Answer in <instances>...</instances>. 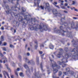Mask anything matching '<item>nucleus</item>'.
I'll return each mask as SVG.
<instances>
[{
	"label": "nucleus",
	"mask_w": 78,
	"mask_h": 78,
	"mask_svg": "<svg viewBox=\"0 0 78 78\" xmlns=\"http://www.w3.org/2000/svg\"><path fill=\"white\" fill-rule=\"evenodd\" d=\"M69 54H70L66 53V55H65V58H66V59L63 58L64 61H66V62H67V59L69 58V57L70 56L69 55Z\"/></svg>",
	"instance_id": "7"
},
{
	"label": "nucleus",
	"mask_w": 78,
	"mask_h": 78,
	"mask_svg": "<svg viewBox=\"0 0 78 78\" xmlns=\"http://www.w3.org/2000/svg\"><path fill=\"white\" fill-rule=\"evenodd\" d=\"M67 5H68V4L67 3H65V6H67Z\"/></svg>",
	"instance_id": "52"
},
{
	"label": "nucleus",
	"mask_w": 78,
	"mask_h": 78,
	"mask_svg": "<svg viewBox=\"0 0 78 78\" xmlns=\"http://www.w3.org/2000/svg\"><path fill=\"white\" fill-rule=\"evenodd\" d=\"M3 54H4V55H5V54H6V52H3Z\"/></svg>",
	"instance_id": "63"
},
{
	"label": "nucleus",
	"mask_w": 78,
	"mask_h": 78,
	"mask_svg": "<svg viewBox=\"0 0 78 78\" xmlns=\"http://www.w3.org/2000/svg\"><path fill=\"white\" fill-rule=\"evenodd\" d=\"M78 28V26L77 25V26H76V29H77V28Z\"/></svg>",
	"instance_id": "60"
},
{
	"label": "nucleus",
	"mask_w": 78,
	"mask_h": 78,
	"mask_svg": "<svg viewBox=\"0 0 78 78\" xmlns=\"http://www.w3.org/2000/svg\"><path fill=\"white\" fill-rule=\"evenodd\" d=\"M19 20L20 22L22 21V17H20L19 19Z\"/></svg>",
	"instance_id": "24"
},
{
	"label": "nucleus",
	"mask_w": 78,
	"mask_h": 78,
	"mask_svg": "<svg viewBox=\"0 0 78 78\" xmlns=\"http://www.w3.org/2000/svg\"><path fill=\"white\" fill-rule=\"evenodd\" d=\"M73 19H74L75 20H76L77 19V18L75 17H73Z\"/></svg>",
	"instance_id": "48"
},
{
	"label": "nucleus",
	"mask_w": 78,
	"mask_h": 78,
	"mask_svg": "<svg viewBox=\"0 0 78 78\" xmlns=\"http://www.w3.org/2000/svg\"><path fill=\"white\" fill-rule=\"evenodd\" d=\"M58 69H54L53 70V72L54 74H55V73H57V72H58Z\"/></svg>",
	"instance_id": "12"
},
{
	"label": "nucleus",
	"mask_w": 78,
	"mask_h": 78,
	"mask_svg": "<svg viewBox=\"0 0 78 78\" xmlns=\"http://www.w3.org/2000/svg\"><path fill=\"white\" fill-rule=\"evenodd\" d=\"M37 62L38 64H39V57H37Z\"/></svg>",
	"instance_id": "26"
},
{
	"label": "nucleus",
	"mask_w": 78,
	"mask_h": 78,
	"mask_svg": "<svg viewBox=\"0 0 78 78\" xmlns=\"http://www.w3.org/2000/svg\"><path fill=\"white\" fill-rule=\"evenodd\" d=\"M20 76H21V77H23L24 76L23 75V73H20Z\"/></svg>",
	"instance_id": "21"
},
{
	"label": "nucleus",
	"mask_w": 78,
	"mask_h": 78,
	"mask_svg": "<svg viewBox=\"0 0 78 78\" xmlns=\"http://www.w3.org/2000/svg\"><path fill=\"white\" fill-rule=\"evenodd\" d=\"M50 61L51 62V66L52 67H57V69H60L61 67L57 65L56 62L54 61L53 60H51L50 59Z\"/></svg>",
	"instance_id": "3"
},
{
	"label": "nucleus",
	"mask_w": 78,
	"mask_h": 78,
	"mask_svg": "<svg viewBox=\"0 0 78 78\" xmlns=\"http://www.w3.org/2000/svg\"><path fill=\"white\" fill-rule=\"evenodd\" d=\"M20 70V69L18 68L16 70H15V75L18 76V73H17V71H19Z\"/></svg>",
	"instance_id": "11"
},
{
	"label": "nucleus",
	"mask_w": 78,
	"mask_h": 78,
	"mask_svg": "<svg viewBox=\"0 0 78 78\" xmlns=\"http://www.w3.org/2000/svg\"><path fill=\"white\" fill-rule=\"evenodd\" d=\"M1 29L2 30H4V27H1Z\"/></svg>",
	"instance_id": "55"
},
{
	"label": "nucleus",
	"mask_w": 78,
	"mask_h": 78,
	"mask_svg": "<svg viewBox=\"0 0 78 78\" xmlns=\"http://www.w3.org/2000/svg\"><path fill=\"white\" fill-rule=\"evenodd\" d=\"M62 72L61 71H59L58 73V75L59 76H61V75H62Z\"/></svg>",
	"instance_id": "27"
},
{
	"label": "nucleus",
	"mask_w": 78,
	"mask_h": 78,
	"mask_svg": "<svg viewBox=\"0 0 78 78\" xmlns=\"http://www.w3.org/2000/svg\"><path fill=\"white\" fill-rule=\"evenodd\" d=\"M24 67L27 69V71H26V73L28 77L30 76V75H31V71H30V69H29V67L27 65L25 64L24 65Z\"/></svg>",
	"instance_id": "2"
},
{
	"label": "nucleus",
	"mask_w": 78,
	"mask_h": 78,
	"mask_svg": "<svg viewBox=\"0 0 78 78\" xmlns=\"http://www.w3.org/2000/svg\"><path fill=\"white\" fill-rule=\"evenodd\" d=\"M64 4L63 3H62L61 4V7L62 9H66V7L64 6H62V5H63Z\"/></svg>",
	"instance_id": "19"
},
{
	"label": "nucleus",
	"mask_w": 78,
	"mask_h": 78,
	"mask_svg": "<svg viewBox=\"0 0 78 78\" xmlns=\"http://www.w3.org/2000/svg\"><path fill=\"white\" fill-rule=\"evenodd\" d=\"M60 29L61 30H62L63 33H64V30H63V27H62L61 26L60 27Z\"/></svg>",
	"instance_id": "25"
},
{
	"label": "nucleus",
	"mask_w": 78,
	"mask_h": 78,
	"mask_svg": "<svg viewBox=\"0 0 78 78\" xmlns=\"http://www.w3.org/2000/svg\"><path fill=\"white\" fill-rule=\"evenodd\" d=\"M64 12H65V13H67V11H64Z\"/></svg>",
	"instance_id": "57"
},
{
	"label": "nucleus",
	"mask_w": 78,
	"mask_h": 78,
	"mask_svg": "<svg viewBox=\"0 0 78 78\" xmlns=\"http://www.w3.org/2000/svg\"><path fill=\"white\" fill-rule=\"evenodd\" d=\"M48 7H49V4L48 3H47L46 4V8H45V9H46Z\"/></svg>",
	"instance_id": "31"
},
{
	"label": "nucleus",
	"mask_w": 78,
	"mask_h": 78,
	"mask_svg": "<svg viewBox=\"0 0 78 78\" xmlns=\"http://www.w3.org/2000/svg\"><path fill=\"white\" fill-rule=\"evenodd\" d=\"M0 56L1 57L3 56V54L1 53V52L0 51Z\"/></svg>",
	"instance_id": "41"
},
{
	"label": "nucleus",
	"mask_w": 78,
	"mask_h": 78,
	"mask_svg": "<svg viewBox=\"0 0 78 78\" xmlns=\"http://www.w3.org/2000/svg\"><path fill=\"white\" fill-rule=\"evenodd\" d=\"M44 47V45L43 44H41L40 45V47L41 48V47Z\"/></svg>",
	"instance_id": "37"
},
{
	"label": "nucleus",
	"mask_w": 78,
	"mask_h": 78,
	"mask_svg": "<svg viewBox=\"0 0 78 78\" xmlns=\"http://www.w3.org/2000/svg\"><path fill=\"white\" fill-rule=\"evenodd\" d=\"M22 9L23 12H25V11H26V9H25L23 8V7L22 8Z\"/></svg>",
	"instance_id": "30"
},
{
	"label": "nucleus",
	"mask_w": 78,
	"mask_h": 78,
	"mask_svg": "<svg viewBox=\"0 0 78 78\" xmlns=\"http://www.w3.org/2000/svg\"><path fill=\"white\" fill-rule=\"evenodd\" d=\"M45 28L44 29V30H45V31H47V30H48V28L47 27L45 26Z\"/></svg>",
	"instance_id": "36"
},
{
	"label": "nucleus",
	"mask_w": 78,
	"mask_h": 78,
	"mask_svg": "<svg viewBox=\"0 0 78 78\" xmlns=\"http://www.w3.org/2000/svg\"><path fill=\"white\" fill-rule=\"evenodd\" d=\"M53 12L54 14H57V11L56 9H54L53 10Z\"/></svg>",
	"instance_id": "17"
},
{
	"label": "nucleus",
	"mask_w": 78,
	"mask_h": 78,
	"mask_svg": "<svg viewBox=\"0 0 78 78\" xmlns=\"http://www.w3.org/2000/svg\"><path fill=\"white\" fill-rule=\"evenodd\" d=\"M51 56H52V58H54V55H51Z\"/></svg>",
	"instance_id": "61"
},
{
	"label": "nucleus",
	"mask_w": 78,
	"mask_h": 78,
	"mask_svg": "<svg viewBox=\"0 0 78 78\" xmlns=\"http://www.w3.org/2000/svg\"><path fill=\"white\" fill-rule=\"evenodd\" d=\"M3 66H2V64L0 63V71H1L0 69H3Z\"/></svg>",
	"instance_id": "29"
},
{
	"label": "nucleus",
	"mask_w": 78,
	"mask_h": 78,
	"mask_svg": "<svg viewBox=\"0 0 78 78\" xmlns=\"http://www.w3.org/2000/svg\"><path fill=\"white\" fill-rule=\"evenodd\" d=\"M6 62H7V58H5L4 60V64H5Z\"/></svg>",
	"instance_id": "22"
},
{
	"label": "nucleus",
	"mask_w": 78,
	"mask_h": 78,
	"mask_svg": "<svg viewBox=\"0 0 78 78\" xmlns=\"http://www.w3.org/2000/svg\"><path fill=\"white\" fill-rule=\"evenodd\" d=\"M5 66H6V67H7V69L9 70V72H11V69H10V68H9V67L8 66V65L5 64Z\"/></svg>",
	"instance_id": "13"
},
{
	"label": "nucleus",
	"mask_w": 78,
	"mask_h": 78,
	"mask_svg": "<svg viewBox=\"0 0 78 78\" xmlns=\"http://www.w3.org/2000/svg\"><path fill=\"white\" fill-rule=\"evenodd\" d=\"M40 67L41 68V70L43 71L44 72V70H43V66H42V63H41V64H40Z\"/></svg>",
	"instance_id": "14"
},
{
	"label": "nucleus",
	"mask_w": 78,
	"mask_h": 78,
	"mask_svg": "<svg viewBox=\"0 0 78 78\" xmlns=\"http://www.w3.org/2000/svg\"><path fill=\"white\" fill-rule=\"evenodd\" d=\"M63 73L65 75H67V74L66 72H63Z\"/></svg>",
	"instance_id": "46"
},
{
	"label": "nucleus",
	"mask_w": 78,
	"mask_h": 78,
	"mask_svg": "<svg viewBox=\"0 0 78 78\" xmlns=\"http://www.w3.org/2000/svg\"><path fill=\"white\" fill-rule=\"evenodd\" d=\"M26 62H27L28 64H34V62L33 60H32L30 61H29L28 59H26Z\"/></svg>",
	"instance_id": "6"
},
{
	"label": "nucleus",
	"mask_w": 78,
	"mask_h": 78,
	"mask_svg": "<svg viewBox=\"0 0 78 78\" xmlns=\"http://www.w3.org/2000/svg\"><path fill=\"white\" fill-rule=\"evenodd\" d=\"M2 43V42L1 41H0V45H1Z\"/></svg>",
	"instance_id": "62"
},
{
	"label": "nucleus",
	"mask_w": 78,
	"mask_h": 78,
	"mask_svg": "<svg viewBox=\"0 0 78 78\" xmlns=\"http://www.w3.org/2000/svg\"><path fill=\"white\" fill-rule=\"evenodd\" d=\"M53 5H57V2H54V3H53Z\"/></svg>",
	"instance_id": "45"
},
{
	"label": "nucleus",
	"mask_w": 78,
	"mask_h": 78,
	"mask_svg": "<svg viewBox=\"0 0 78 78\" xmlns=\"http://www.w3.org/2000/svg\"><path fill=\"white\" fill-rule=\"evenodd\" d=\"M73 59H75V58H76V56H75V55L73 56Z\"/></svg>",
	"instance_id": "43"
},
{
	"label": "nucleus",
	"mask_w": 78,
	"mask_h": 78,
	"mask_svg": "<svg viewBox=\"0 0 78 78\" xmlns=\"http://www.w3.org/2000/svg\"><path fill=\"white\" fill-rule=\"evenodd\" d=\"M3 73L4 75L5 76V78H6V77L5 76V75H6H6H7L8 76V78H10L9 76V75H8V73H7V72H6L5 71H3Z\"/></svg>",
	"instance_id": "9"
},
{
	"label": "nucleus",
	"mask_w": 78,
	"mask_h": 78,
	"mask_svg": "<svg viewBox=\"0 0 78 78\" xmlns=\"http://www.w3.org/2000/svg\"><path fill=\"white\" fill-rule=\"evenodd\" d=\"M40 1H41V0H37L38 5H39V3H40Z\"/></svg>",
	"instance_id": "42"
},
{
	"label": "nucleus",
	"mask_w": 78,
	"mask_h": 78,
	"mask_svg": "<svg viewBox=\"0 0 78 78\" xmlns=\"http://www.w3.org/2000/svg\"><path fill=\"white\" fill-rule=\"evenodd\" d=\"M49 47L50 49H53V48H54V46H53V45L51 44H50L49 45Z\"/></svg>",
	"instance_id": "15"
},
{
	"label": "nucleus",
	"mask_w": 78,
	"mask_h": 78,
	"mask_svg": "<svg viewBox=\"0 0 78 78\" xmlns=\"http://www.w3.org/2000/svg\"><path fill=\"white\" fill-rule=\"evenodd\" d=\"M2 49H3L4 51H6V49L5 47H2Z\"/></svg>",
	"instance_id": "32"
},
{
	"label": "nucleus",
	"mask_w": 78,
	"mask_h": 78,
	"mask_svg": "<svg viewBox=\"0 0 78 78\" xmlns=\"http://www.w3.org/2000/svg\"><path fill=\"white\" fill-rule=\"evenodd\" d=\"M0 78H2V74H0Z\"/></svg>",
	"instance_id": "56"
},
{
	"label": "nucleus",
	"mask_w": 78,
	"mask_h": 78,
	"mask_svg": "<svg viewBox=\"0 0 78 78\" xmlns=\"http://www.w3.org/2000/svg\"><path fill=\"white\" fill-rule=\"evenodd\" d=\"M66 71L67 72H69V74H70V75H73V72L70 71V68H66Z\"/></svg>",
	"instance_id": "8"
},
{
	"label": "nucleus",
	"mask_w": 78,
	"mask_h": 78,
	"mask_svg": "<svg viewBox=\"0 0 78 78\" xmlns=\"http://www.w3.org/2000/svg\"><path fill=\"white\" fill-rule=\"evenodd\" d=\"M37 76L38 78H41V76H40V75L39 74H37Z\"/></svg>",
	"instance_id": "40"
},
{
	"label": "nucleus",
	"mask_w": 78,
	"mask_h": 78,
	"mask_svg": "<svg viewBox=\"0 0 78 78\" xmlns=\"http://www.w3.org/2000/svg\"><path fill=\"white\" fill-rule=\"evenodd\" d=\"M6 45H7V43H6V42H4V45L5 46Z\"/></svg>",
	"instance_id": "44"
},
{
	"label": "nucleus",
	"mask_w": 78,
	"mask_h": 78,
	"mask_svg": "<svg viewBox=\"0 0 78 78\" xmlns=\"http://www.w3.org/2000/svg\"><path fill=\"white\" fill-rule=\"evenodd\" d=\"M54 54L55 55H56V52H55L54 53Z\"/></svg>",
	"instance_id": "59"
},
{
	"label": "nucleus",
	"mask_w": 78,
	"mask_h": 78,
	"mask_svg": "<svg viewBox=\"0 0 78 78\" xmlns=\"http://www.w3.org/2000/svg\"><path fill=\"white\" fill-rule=\"evenodd\" d=\"M76 1H73V5H75V4H76Z\"/></svg>",
	"instance_id": "35"
},
{
	"label": "nucleus",
	"mask_w": 78,
	"mask_h": 78,
	"mask_svg": "<svg viewBox=\"0 0 78 78\" xmlns=\"http://www.w3.org/2000/svg\"><path fill=\"white\" fill-rule=\"evenodd\" d=\"M72 43L75 47H76V48H74L73 51H72V54H74L76 55H77L78 56V47L76 44V42L74 40H73L72 41Z\"/></svg>",
	"instance_id": "1"
},
{
	"label": "nucleus",
	"mask_w": 78,
	"mask_h": 78,
	"mask_svg": "<svg viewBox=\"0 0 78 78\" xmlns=\"http://www.w3.org/2000/svg\"><path fill=\"white\" fill-rule=\"evenodd\" d=\"M44 25H43V23H41L40 26H39L40 28H39V29H41V30H42V27Z\"/></svg>",
	"instance_id": "16"
},
{
	"label": "nucleus",
	"mask_w": 78,
	"mask_h": 78,
	"mask_svg": "<svg viewBox=\"0 0 78 78\" xmlns=\"http://www.w3.org/2000/svg\"><path fill=\"white\" fill-rule=\"evenodd\" d=\"M64 50L66 51H68L69 50V49H68V48H67V47L65 48Z\"/></svg>",
	"instance_id": "23"
},
{
	"label": "nucleus",
	"mask_w": 78,
	"mask_h": 78,
	"mask_svg": "<svg viewBox=\"0 0 78 78\" xmlns=\"http://www.w3.org/2000/svg\"><path fill=\"white\" fill-rule=\"evenodd\" d=\"M6 12L7 14H8L9 13H10V11H8V12Z\"/></svg>",
	"instance_id": "51"
},
{
	"label": "nucleus",
	"mask_w": 78,
	"mask_h": 78,
	"mask_svg": "<svg viewBox=\"0 0 78 78\" xmlns=\"http://www.w3.org/2000/svg\"><path fill=\"white\" fill-rule=\"evenodd\" d=\"M71 9L72 10H73V9H74V10L76 11H78V10L76 9H75V7H73V8H71Z\"/></svg>",
	"instance_id": "20"
},
{
	"label": "nucleus",
	"mask_w": 78,
	"mask_h": 78,
	"mask_svg": "<svg viewBox=\"0 0 78 78\" xmlns=\"http://www.w3.org/2000/svg\"><path fill=\"white\" fill-rule=\"evenodd\" d=\"M35 28V31H37V30H38V28L35 27V28H34V27L33 26H30V30H34V29Z\"/></svg>",
	"instance_id": "10"
},
{
	"label": "nucleus",
	"mask_w": 78,
	"mask_h": 78,
	"mask_svg": "<svg viewBox=\"0 0 78 78\" xmlns=\"http://www.w3.org/2000/svg\"><path fill=\"white\" fill-rule=\"evenodd\" d=\"M11 78H14V77H13V76H11Z\"/></svg>",
	"instance_id": "64"
},
{
	"label": "nucleus",
	"mask_w": 78,
	"mask_h": 78,
	"mask_svg": "<svg viewBox=\"0 0 78 78\" xmlns=\"http://www.w3.org/2000/svg\"><path fill=\"white\" fill-rule=\"evenodd\" d=\"M18 58L19 59H20V60H21V59H22V57L20 55H19L18 56Z\"/></svg>",
	"instance_id": "33"
},
{
	"label": "nucleus",
	"mask_w": 78,
	"mask_h": 78,
	"mask_svg": "<svg viewBox=\"0 0 78 78\" xmlns=\"http://www.w3.org/2000/svg\"><path fill=\"white\" fill-rule=\"evenodd\" d=\"M1 39H4V37H3V36H1Z\"/></svg>",
	"instance_id": "53"
},
{
	"label": "nucleus",
	"mask_w": 78,
	"mask_h": 78,
	"mask_svg": "<svg viewBox=\"0 0 78 78\" xmlns=\"http://www.w3.org/2000/svg\"><path fill=\"white\" fill-rule=\"evenodd\" d=\"M27 56H30V53H29V52H28L27 53Z\"/></svg>",
	"instance_id": "49"
},
{
	"label": "nucleus",
	"mask_w": 78,
	"mask_h": 78,
	"mask_svg": "<svg viewBox=\"0 0 78 78\" xmlns=\"http://www.w3.org/2000/svg\"><path fill=\"white\" fill-rule=\"evenodd\" d=\"M41 8L42 9H44V7L43 6H41Z\"/></svg>",
	"instance_id": "50"
},
{
	"label": "nucleus",
	"mask_w": 78,
	"mask_h": 78,
	"mask_svg": "<svg viewBox=\"0 0 78 78\" xmlns=\"http://www.w3.org/2000/svg\"><path fill=\"white\" fill-rule=\"evenodd\" d=\"M10 47L11 48H14V46H13L12 44H10Z\"/></svg>",
	"instance_id": "38"
},
{
	"label": "nucleus",
	"mask_w": 78,
	"mask_h": 78,
	"mask_svg": "<svg viewBox=\"0 0 78 78\" xmlns=\"http://www.w3.org/2000/svg\"><path fill=\"white\" fill-rule=\"evenodd\" d=\"M39 53H40V54H42L43 52L42 51H40Z\"/></svg>",
	"instance_id": "54"
},
{
	"label": "nucleus",
	"mask_w": 78,
	"mask_h": 78,
	"mask_svg": "<svg viewBox=\"0 0 78 78\" xmlns=\"http://www.w3.org/2000/svg\"><path fill=\"white\" fill-rule=\"evenodd\" d=\"M37 47H38V44H36V45H35V50H37Z\"/></svg>",
	"instance_id": "28"
},
{
	"label": "nucleus",
	"mask_w": 78,
	"mask_h": 78,
	"mask_svg": "<svg viewBox=\"0 0 78 78\" xmlns=\"http://www.w3.org/2000/svg\"><path fill=\"white\" fill-rule=\"evenodd\" d=\"M62 62H61L60 61L58 62H57L58 64L59 65H61V64H62V67L63 68L65 67H66V66H67V64H65L64 63H65V62H67L65 61V60H64L63 59H62Z\"/></svg>",
	"instance_id": "4"
},
{
	"label": "nucleus",
	"mask_w": 78,
	"mask_h": 78,
	"mask_svg": "<svg viewBox=\"0 0 78 78\" xmlns=\"http://www.w3.org/2000/svg\"><path fill=\"white\" fill-rule=\"evenodd\" d=\"M52 77L53 78H59V77H56V74L53 73L52 75Z\"/></svg>",
	"instance_id": "18"
},
{
	"label": "nucleus",
	"mask_w": 78,
	"mask_h": 78,
	"mask_svg": "<svg viewBox=\"0 0 78 78\" xmlns=\"http://www.w3.org/2000/svg\"><path fill=\"white\" fill-rule=\"evenodd\" d=\"M12 64L13 66H15V64H14V63L13 62H12Z\"/></svg>",
	"instance_id": "47"
},
{
	"label": "nucleus",
	"mask_w": 78,
	"mask_h": 78,
	"mask_svg": "<svg viewBox=\"0 0 78 78\" xmlns=\"http://www.w3.org/2000/svg\"><path fill=\"white\" fill-rule=\"evenodd\" d=\"M59 51H60L61 52H59V54H58L57 55V57L58 58H60V56H61V55H62V53H63V49H62V48H61L59 49Z\"/></svg>",
	"instance_id": "5"
},
{
	"label": "nucleus",
	"mask_w": 78,
	"mask_h": 78,
	"mask_svg": "<svg viewBox=\"0 0 78 78\" xmlns=\"http://www.w3.org/2000/svg\"><path fill=\"white\" fill-rule=\"evenodd\" d=\"M36 76H37V75H36V74H35L32 76V78H36Z\"/></svg>",
	"instance_id": "34"
},
{
	"label": "nucleus",
	"mask_w": 78,
	"mask_h": 78,
	"mask_svg": "<svg viewBox=\"0 0 78 78\" xmlns=\"http://www.w3.org/2000/svg\"><path fill=\"white\" fill-rule=\"evenodd\" d=\"M0 62H1V63H2V62H3L2 61V60H0Z\"/></svg>",
	"instance_id": "58"
},
{
	"label": "nucleus",
	"mask_w": 78,
	"mask_h": 78,
	"mask_svg": "<svg viewBox=\"0 0 78 78\" xmlns=\"http://www.w3.org/2000/svg\"><path fill=\"white\" fill-rule=\"evenodd\" d=\"M34 43L35 44H36V45H38V43L37 42V41L35 40L34 41Z\"/></svg>",
	"instance_id": "39"
}]
</instances>
